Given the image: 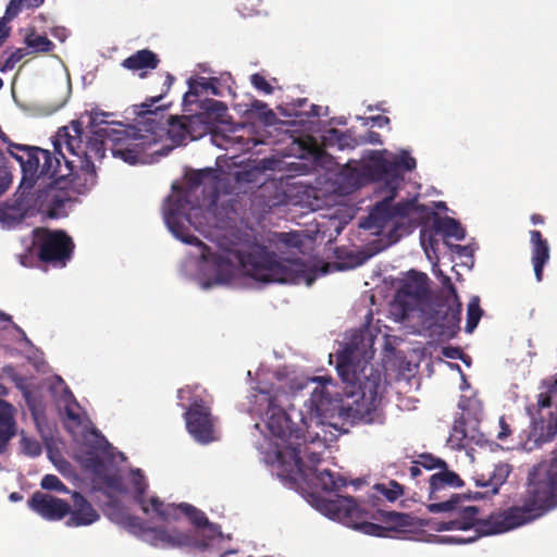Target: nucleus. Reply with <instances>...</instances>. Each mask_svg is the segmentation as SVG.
Here are the masks:
<instances>
[{"label":"nucleus","instance_id":"51","mask_svg":"<svg viewBox=\"0 0 557 557\" xmlns=\"http://www.w3.org/2000/svg\"><path fill=\"white\" fill-rule=\"evenodd\" d=\"M24 55L23 53V50H17L15 53L12 54V58L15 60V61H18Z\"/></svg>","mask_w":557,"mask_h":557},{"label":"nucleus","instance_id":"28","mask_svg":"<svg viewBox=\"0 0 557 557\" xmlns=\"http://www.w3.org/2000/svg\"><path fill=\"white\" fill-rule=\"evenodd\" d=\"M248 111L256 114L265 125H273L276 121L275 113L261 100H252Z\"/></svg>","mask_w":557,"mask_h":557},{"label":"nucleus","instance_id":"45","mask_svg":"<svg viewBox=\"0 0 557 557\" xmlns=\"http://www.w3.org/2000/svg\"><path fill=\"white\" fill-rule=\"evenodd\" d=\"M421 245L423 246V249L425 251L426 257L431 260L432 259V252H434V249L432 247V244H430V247L425 243V234L421 233Z\"/></svg>","mask_w":557,"mask_h":557},{"label":"nucleus","instance_id":"24","mask_svg":"<svg viewBox=\"0 0 557 557\" xmlns=\"http://www.w3.org/2000/svg\"><path fill=\"white\" fill-rule=\"evenodd\" d=\"M210 86H212L210 78L201 76L189 78L188 91L184 95V102L194 103L200 95H210Z\"/></svg>","mask_w":557,"mask_h":557},{"label":"nucleus","instance_id":"26","mask_svg":"<svg viewBox=\"0 0 557 557\" xmlns=\"http://www.w3.org/2000/svg\"><path fill=\"white\" fill-rule=\"evenodd\" d=\"M436 228L445 237H450L456 240H462L466 236V231L460 223L449 216L437 219Z\"/></svg>","mask_w":557,"mask_h":557},{"label":"nucleus","instance_id":"4","mask_svg":"<svg viewBox=\"0 0 557 557\" xmlns=\"http://www.w3.org/2000/svg\"><path fill=\"white\" fill-rule=\"evenodd\" d=\"M92 436L96 441L95 459L97 461L87 465L104 483L108 493L111 494H126L135 498L140 505L141 510L151 518H157L164 522L177 520L181 516H187L195 524V534L182 533L175 529H168L163 527H150L140 522L136 517L128 516L126 518V525L131 532L141 539L144 542L161 548L174 547H193L202 553L220 554L224 557L227 554H235L236 550L225 549L223 543L230 540L225 537L216 525L209 523L205 515L188 504H164L158 497H146L145 491L148 486L145 476L139 469L129 471L125 479L116 475H102V465L98 461V451L108 455L111 445L109 442L92 431ZM94 461V457L90 458Z\"/></svg>","mask_w":557,"mask_h":557},{"label":"nucleus","instance_id":"3","mask_svg":"<svg viewBox=\"0 0 557 557\" xmlns=\"http://www.w3.org/2000/svg\"><path fill=\"white\" fill-rule=\"evenodd\" d=\"M221 172L213 169L189 171L184 185L172 186L163 206V219L172 235L189 246L183 267L186 275L202 289L228 284L235 273L230 247V208L218 210L223 187Z\"/></svg>","mask_w":557,"mask_h":557},{"label":"nucleus","instance_id":"15","mask_svg":"<svg viewBox=\"0 0 557 557\" xmlns=\"http://www.w3.org/2000/svg\"><path fill=\"white\" fill-rule=\"evenodd\" d=\"M72 498L73 509L70 508V517L65 522L66 527H87L99 520V513L83 495L78 492H74Z\"/></svg>","mask_w":557,"mask_h":557},{"label":"nucleus","instance_id":"5","mask_svg":"<svg viewBox=\"0 0 557 557\" xmlns=\"http://www.w3.org/2000/svg\"><path fill=\"white\" fill-rule=\"evenodd\" d=\"M416 164V159L406 150L399 154L385 149L369 150L363 154L361 163H347L336 176L335 183L342 194H350L370 181L375 183L374 191L380 200L359 225L372 235L380 236L384 246L396 243L408 232L407 226L420 219V212L425 211V207L419 206L417 199L393 203L404 183L400 169L411 171Z\"/></svg>","mask_w":557,"mask_h":557},{"label":"nucleus","instance_id":"53","mask_svg":"<svg viewBox=\"0 0 557 557\" xmlns=\"http://www.w3.org/2000/svg\"><path fill=\"white\" fill-rule=\"evenodd\" d=\"M459 354V350L454 349L453 352H447L446 356L450 358H455Z\"/></svg>","mask_w":557,"mask_h":557},{"label":"nucleus","instance_id":"17","mask_svg":"<svg viewBox=\"0 0 557 557\" xmlns=\"http://www.w3.org/2000/svg\"><path fill=\"white\" fill-rule=\"evenodd\" d=\"M16 409L10 403L0 399V451L5 448L11 438L16 435Z\"/></svg>","mask_w":557,"mask_h":557},{"label":"nucleus","instance_id":"49","mask_svg":"<svg viewBox=\"0 0 557 557\" xmlns=\"http://www.w3.org/2000/svg\"><path fill=\"white\" fill-rule=\"evenodd\" d=\"M9 499H10L11 502H14V503H15V502H20V500H22V499H23V496H22L20 493H17V492H13V493H11V494L9 495Z\"/></svg>","mask_w":557,"mask_h":557},{"label":"nucleus","instance_id":"8","mask_svg":"<svg viewBox=\"0 0 557 557\" xmlns=\"http://www.w3.org/2000/svg\"><path fill=\"white\" fill-rule=\"evenodd\" d=\"M314 506L318 511L331 520L338 521L367 535L385 537L392 528L382 527L369 519L384 520L391 525H403L405 516L377 509L368 510L364 505L356 504L352 497L337 496L333 499L317 498Z\"/></svg>","mask_w":557,"mask_h":557},{"label":"nucleus","instance_id":"11","mask_svg":"<svg viewBox=\"0 0 557 557\" xmlns=\"http://www.w3.org/2000/svg\"><path fill=\"white\" fill-rule=\"evenodd\" d=\"M428 276L424 273L410 271L404 278L397 299L405 307L413 308L422 304L429 295Z\"/></svg>","mask_w":557,"mask_h":557},{"label":"nucleus","instance_id":"41","mask_svg":"<svg viewBox=\"0 0 557 557\" xmlns=\"http://www.w3.org/2000/svg\"><path fill=\"white\" fill-rule=\"evenodd\" d=\"M290 237L292 236L288 233H278V234H274L270 240L275 244H283L285 246H290L292 245Z\"/></svg>","mask_w":557,"mask_h":557},{"label":"nucleus","instance_id":"9","mask_svg":"<svg viewBox=\"0 0 557 557\" xmlns=\"http://www.w3.org/2000/svg\"><path fill=\"white\" fill-rule=\"evenodd\" d=\"M199 387L186 386L178 391L181 405L183 401H190L185 412L186 428L190 436L200 444H209L219 438L215 420L210 413L209 407L199 398Z\"/></svg>","mask_w":557,"mask_h":557},{"label":"nucleus","instance_id":"48","mask_svg":"<svg viewBox=\"0 0 557 557\" xmlns=\"http://www.w3.org/2000/svg\"><path fill=\"white\" fill-rule=\"evenodd\" d=\"M161 97H158V98H152L151 99V103H143V108H144V112H147V113H150L152 112V109L151 107L153 106L154 102L159 101Z\"/></svg>","mask_w":557,"mask_h":557},{"label":"nucleus","instance_id":"35","mask_svg":"<svg viewBox=\"0 0 557 557\" xmlns=\"http://www.w3.org/2000/svg\"><path fill=\"white\" fill-rule=\"evenodd\" d=\"M250 83L253 86V88H256L264 95H271L274 91L272 83L260 73L252 74L250 76Z\"/></svg>","mask_w":557,"mask_h":557},{"label":"nucleus","instance_id":"27","mask_svg":"<svg viewBox=\"0 0 557 557\" xmlns=\"http://www.w3.org/2000/svg\"><path fill=\"white\" fill-rule=\"evenodd\" d=\"M403 495V487L395 481H389L387 484L379 483L373 485L370 498L381 499L384 497L389 502L396 500Z\"/></svg>","mask_w":557,"mask_h":557},{"label":"nucleus","instance_id":"22","mask_svg":"<svg viewBox=\"0 0 557 557\" xmlns=\"http://www.w3.org/2000/svg\"><path fill=\"white\" fill-rule=\"evenodd\" d=\"M158 58L157 55L147 49L139 50L136 53L132 54L131 57L126 58L122 65L125 69L132 70V71H139V70H146V69H156L158 65Z\"/></svg>","mask_w":557,"mask_h":557},{"label":"nucleus","instance_id":"19","mask_svg":"<svg viewBox=\"0 0 557 557\" xmlns=\"http://www.w3.org/2000/svg\"><path fill=\"white\" fill-rule=\"evenodd\" d=\"M295 157L309 160L313 165H323L329 159L324 149L311 137L295 140Z\"/></svg>","mask_w":557,"mask_h":557},{"label":"nucleus","instance_id":"46","mask_svg":"<svg viewBox=\"0 0 557 557\" xmlns=\"http://www.w3.org/2000/svg\"><path fill=\"white\" fill-rule=\"evenodd\" d=\"M368 141L370 144H373V145H381L382 144V140H381V136L380 134L377 133H374V132H370L369 135H368Z\"/></svg>","mask_w":557,"mask_h":557},{"label":"nucleus","instance_id":"36","mask_svg":"<svg viewBox=\"0 0 557 557\" xmlns=\"http://www.w3.org/2000/svg\"><path fill=\"white\" fill-rule=\"evenodd\" d=\"M21 447L24 454L32 457H37L41 454V445L34 438L22 436Z\"/></svg>","mask_w":557,"mask_h":557},{"label":"nucleus","instance_id":"42","mask_svg":"<svg viewBox=\"0 0 557 557\" xmlns=\"http://www.w3.org/2000/svg\"><path fill=\"white\" fill-rule=\"evenodd\" d=\"M453 251L457 252L459 256H470L471 249L469 246L455 245L453 246Z\"/></svg>","mask_w":557,"mask_h":557},{"label":"nucleus","instance_id":"55","mask_svg":"<svg viewBox=\"0 0 557 557\" xmlns=\"http://www.w3.org/2000/svg\"><path fill=\"white\" fill-rule=\"evenodd\" d=\"M194 129H195L196 132H199V131H201V127H200V126H195V128H194Z\"/></svg>","mask_w":557,"mask_h":557},{"label":"nucleus","instance_id":"14","mask_svg":"<svg viewBox=\"0 0 557 557\" xmlns=\"http://www.w3.org/2000/svg\"><path fill=\"white\" fill-rule=\"evenodd\" d=\"M434 274L440 278L444 293L446 294V311L443 315V325L446 326L450 333H454L460 322L461 304L458 300L450 277L444 275L441 270L434 269Z\"/></svg>","mask_w":557,"mask_h":557},{"label":"nucleus","instance_id":"21","mask_svg":"<svg viewBox=\"0 0 557 557\" xmlns=\"http://www.w3.org/2000/svg\"><path fill=\"white\" fill-rule=\"evenodd\" d=\"M476 516L478 508L474 506H467L460 511L459 518L440 523L437 530H469L474 527L475 522L478 521Z\"/></svg>","mask_w":557,"mask_h":557},{"label":"nucleus","instance_id":"33","mask_svg":"<svg viewBox=\"0 0 557 557\" xmlns=\"http://www.w3.org/2000/svg\"><path fill=\"white\" fill-rule=\"evenodd\" d=\"M40 486L47 491H57L60 493H69L67 487L54 474H46L41 479Z\"/></svg>","mask_w":557,"mask_h":557},{"label":"nucleus","instance_id":"18","mask_svg":"<svg viewBox=\"0 0 557 557\" xmlns=\"http://www.w3.org/2000/svg\"><path fill=\"white\" fill-rule=\"evenodd\" d=\"M530 243L532 248V263L537 282L542 281L543 268L549 260V245L542 238L539 231L530 232Z\"/></svg>","mask_w":557,"mask_h":557},{"label":"nucleus","instance_id":"37","mask_svg":"<svg viewBox=\"0 0 557 557\" xmlns=\"http://www.w3.org/2000/svg\"><path fill=\"white\" fill-rule=\"evenodd\" d=\"M418 463L421 465L422 468L426 470L444 466V462L442 460L434 458L431 455H421L419 457Z\"/></svg>","mask_w":557,"mask_h":557},{"label":"nucleus","instance_id":"31","mask_svg":"<svg viewBox=\"0 0 557 557\" xmlns=\"http://www.w3.org/2000/svg\"><path fill=\"white\" fill-rule=\"evenodd\" d=\"M44 0H11L5 10V20L14 18L23 9L39 7Z\"/></svg>","mask_w":557,"mask_h":557},{"label":"nucleus","instance_id":"1","mask_svg":"<svg viewBox=\"0 0 557 557\" xmlns=\"http://www.w3.org/2000/svg\"><path fill=\"white\" fill-rule=\"evenodd\" d=\"M373 345L372 331L363 327L352 331L337 354L336 370L347 384L342 399L333 396L331 377L297 372H278L274 382L260 381L253 388L249 412L257 421L251 442L284 485L307 483L327 492L346 485L343 478L319 465L344 421L383 423L380 407L386 380L370 363Z\"/></svg>","mask_w":557,"mask_h":557},{"label":"nucleus","instance_id":"38","mask_svg":"<svg viewBox=\"0 0 557 557\" xmlns=\"http://www.w3.org/2000/svg\"><path fill=\"white\" fill-rule=\"evenodd\" d=\"M473 537H460V536H451V535H443L438 536L437 543L441 544H467L472 542Z\"/></svg>","mask_w":557,"mask_h":557},{"label":"nucleus","instance_id":"30","mask_svg":"<svg viewBox=\"0 0 557 557\" xmlns=\"http://www.w3.org/2000/svg\"><path fill=\"white\" fill-rule=\"evenodd\" d=\"M210 82L212 83V86H210V95L216 97H225L231 94L232 77L230 74H224L220 77H211Z\"/></svg>","mask_w":557,"mask_h":557},{"label":"nucleus","instance_id":"32","mask_svg":"<svg viewBox=\"0 0 557 557\" xmlns=\"http://www.w3.org/2000/svg\"><path fill=\"white\" fill-rule=\"evenodd\" d=\"M25 42L33 52H47L53 47V44L46 36L34 33L25 38Z\"/></svg>","mask_w":557,"mask_h":557},{"label":"nucleus","instance_id":"16","mask_svg":"<svg viewBox=\"0 0 557 557\" xmlns=\"http://www.w3.org/2000/svg\"><path fill=\"white\" fill-rule=\"evenodd\" d=\"M429 484L430 498L441 500L448 496L449 490L461 486L462 481L455 472L443 470L432 474Z\"/></svg>","mask_w":557,"mask_h":557},{"label":"nucleus","instance_id":"43","mask_svg":"<svg viewBox=\"0 0 557 557\" xmlns=\"http://www.w3.org/2000/svg\"><path fill=\"white\" fill-rule=\"evenodd\" d=\"M330 139H336L338 141L339 147H343L344 136L339 133L337 129H330L329 131V137Z\"/></svg>","mask_w":557,"mask_h":557},{"label":"nucleus","instance_id":"34","mask_svg":"<svg viewBox=\"0 0 557 557\" xmlns=\"http://www.w3.org/2000/svg\"><path fill=\"white\" fill-rule=\"evenodd\" d=\"M459 499V496L456 494H451L448 499L435 502L428 505V509L430 512H448L455 509V504Z\"/></svg>","mask_w":557,"mask_h":557},{"label":"nucleus","instance_id":"40","mask_svg":"<svg viewBox=\"0 0 557 557\" xmlns=\"http://www.w3.org/2000/svg\"><path fill=\"white\" fill-rule=\"evenodd\" d=\"M10 183L11 180L7 169L0 165V195L5 191Z\"/></svg>","mask_w":557,"mask_h":557},{"label":"nucleus","instance_id":"52","mask_svg":"<svg viewBox=\"0 0 557 557\" xmlns=\"http://www.w3.org/2000/svg\"><path fill=\"white\" fill-rule=\"evenodd\" d=\"M0 320L1 321H10V317L3 312H0Z\"/></svg>","mask_w":557,"mask_h":557},{"label":"nucleus","instance_id":"50","mask_svg":"<svg viewBox=\"0 0 557 557\" xmlns=\"http://www.w3.org/2000/svg\"><path fill=\"white\" fill-rule=\"evenodd\" d=\"M531 220H532V223H533V224H540V223H543V219H542V216H540V215H537V214L532 215Z\"/></svg>","mask_w":557,"mask_h":557},{"label":"nucleus","instance_id":"54","mask_svg":"<svg viewBox=\"0 0 557 557\" xmlns=\"http://www.w3.org/2000/svg\"><path fill=\"white\" fill-rule=\"evenodd\" d=\"M312 109H313V112H312L313 115H320V113L318 111H315V106H312Z\"/></svg>","mask_w":557,"mask_h":557},{"label":"nucleus","instance_id":"25","mask_svg":"<svg viewBox=\"0 0 557 557\" xmlns=\"http://www.w3.org/2000/svg\"><path fill=\"white\" fill-rule=\"evenodd\" d=\"M16 386L22 392L23 397L32 411L34 419L37 421L39 416L42 413L41 401L33 389H30L29 384L26 383L24 379H16Z\"/></svg>","mask_w":557,"mask_h":557},{"label":"nucleus","instance_id":"44","mask_svg":"<svg viewBox=\"0 0 557 557\" xmlns=\"http://www.w3.org/2000/svg\"><path fill=\"white\" fill-rule=\"evenodd\" d=\"M371 121L373 122L374 125L379 127H383L389 123V119L387 116L382 115L373 116L371 117Z\"/></svg>","mask_w":557,"mask_h":557},{"label":"nucleus","instance_id":"23","mask_svg":"<svg viewBox=\"0 0 557 557\" xmlns=\"http://www.w3.org/2000/svg\"><path fill=\"white\" fill-rule=\"evenodd\" d=\"M62 403L65 408L66 413V428L72 432L75 433L74 428L79 426L83 424L82 416H81V407L78 404L72 399V394L69 389L64 388L63 396H62Z\"/></svg>","mask_w":557,"mask_h":557},{"label":"nucleus","instance_id":"6","mask_svg":"<svg viewBox=\"0 0 557 557\" xmlns=\"http://www.w3.org/2000/svg\"><path fill=\"white\" fill-rule=\"evenodd\" d=\"M531 429L522 447L540 448L557 434V375L541 392L535 411L529 409ZM557 507V448L549 457L534 465L528 473L527 488L518 504L492 513L481 522L486 535L499 534L528 524Z\"/></svg>","mask_w":557,"mask_h":557},{"label":"nucleus","instance_id":"20","mask_svg":"<svg viewBox=\"0 0 557 557\" xmlns=\"http://www.w3.org/2000/svg\"><path fill=\"white\" fill-rule=\"evenodd\" d=\"M511 472V467L507 462L494 465L493 470L486 474H478L474 478L475 484L481 487H491L492 494H496L499 487L506 482Z\"/></svg>","mask_w":557,"mask_h":557},{"label":"nucleus","instance_id":"39","mask_svg":"<svg viewBox=\"0 0 557 557\" xmlns=\"http://www.w3.org/2000/svg\"><path fill=\"white\" fill-rule=\"evenodd\" d=\"M498 432H497V438L500 440V441H504L505 438H507V436L510 434L511 430L508 425V423L506 422L505 418L504 417H500L499 420H498Z\"/></svg>","mask_w":557,"mask_h":557},{"label":"nucleus","instance_id":"12","mask_svg":"<svg viewBox=\"0 0 557 557\" xmlns=\"http://www.w3.org/2000/svg\"><path fill=\"white\" fill-rule=\"evenodd\" d=\"M29 508L48 521H60L70 512V505L50 494L36 492L28 500Z\"/></svg>","mask_w":557,"mask_h":557},{"label":"nucleus","instance_id":"2","mask_svg":"<svg viewBox=\"0 0 557 557\" xmlns=\"http://www.w3.org/2000/svg\"><path fill=\"white\" fill-rule=\"evenodd\" d=\"M207 112L172 117L166 129L171 145L161 144L153 133L139 134L135 127L121 122L106 120L108 113L91 111L81 121H74L71 128L61 127L53 137L54 156L46 149L12 145L10 154L18 162L22 170L20 191L23 201L39 211H46L52 218L59 215L58 210L67 201L58 184L70 177L74 170V160L69 154L77 157L81 173L75 181L84 177L87 187L96 183L95 165L90 161L95 156L103 157L104 145L112 144V154L128 164H148L158 162L175 147L196 140L210 133L211 143L228 151H249L259 141L249 136V131L237 125L230 127L226 123L227 107L216 100H209Z\"/></svg>","mask_w":557,"mask_h":557},{"label":"nucleus","instance_id":"13","mask_svg":"<svg viewBox=\"0 0 557 557\" xmlns=\"http://www.w3.org/2000/svg\"><path fill=\"white\" fill-rule=\"evenodd\" d=\"M486 440L476 429L475 422L467 423L463 418L455 421L448 437V444L455 449H473L475 446H484Z\"/></svg>","mask_w":557,"mask_h":557},{"label":"nucleus","instance_id":"7","mask_svg":"<svg viewBox=\"0 0 557 557\" xmlns=\"http://www.w3.org/2000/svg\"><path fill=\"white\" fill-rule=\"evenodd\" d=\"M235 258L243 273L257 282L311 286L317 278V271L299 259L283 257L264 246L253 245Z\"/></svg>","mask_w":557,"mask_h":557},{"label":"nucleus","instance_id":"29","mask_svg":"<svg viewBox=\"0 0 557 557\" xmlns=\"http://www.w3.org/2000/svg\"><path fill=\"white\" fill-rule=\"evenodd\" d=\"M482 317V309L480 308V298L478 296L471 297L467 308V324L466 331L472 333L476 327Z\"/></svg>","mask_w":557,"mask_h":557},{"label":"nucleus","instance_id":"10","mask_svg":"<svg viewBox=\"0 0 557 557\" xmlns=\"http://www.w3.org/2000/svg\"><path fill=\"white\" fill-rule=\"evenodd\" d=\"M39 257L54 267L63 268L71 259L74 244L64 232L38 228L34 232Z\"/></svg>","mask_w":557,"mask_h":557},{"label":"nucleus","instance_id":"47","mask_svg":"<svg viewBox=\"0 0 557 557\" xmlns=\"http://www.w3.org/2000/svg\"><path fill=\"white\" fill-rule=\"evenodd\" d=\"M421 468L422 466L418 463V461H416V463L413 466L410 467L409 471H410V475L412 478H417L421 474Z\"/></svg>","mask_w":557,"mask_h":557}]
</instances>
